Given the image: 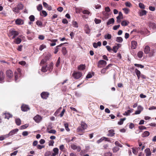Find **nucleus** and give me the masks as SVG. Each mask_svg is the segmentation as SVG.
<instances>
[{"label":"nucleus","instance_id":"obj_5","mask_svg":"<svg viewBox=\"0 0 156 156\" xmlns=\"http://www.w3.org/2000/svg\"><path fill=\"white\" fill-rule=\"evenodd\" d=\"M21 76L20 70V69H17V71H15V80L16 81Z\"/></svg>","mask_w":156,"mask_h":156},{"label":"nucleus","instance_id":"obj_54","mask_svg":"<svg viewBox=\"0 0 156 156\" xmlns=\"http://www.w3.org/2000/svg\"><path fill=\"white\" fill-rule=\"evenodd\" d=\"M131 112L130 110H129L127 111V112H125L123 114V115H129L130 113Z\"/></svg>","mask_w":156,"mask_h":156},{"label":"nucleus","instance_id":"obj_63","mask_svg":"<svg viewBox=\"0 0 156 156\" xmlns=\"http://www.w3.org/2000/svg\"><path fill=\"white\" fill-rule=\"evenodd\" d=\"M112 51H113L114 53H116L117 51L118 48L115 46H114L113 47L112 49Z\"/></svg>","mask_w":156,"mask_h":156},{"label":"nucleus","instance_id":"obj_16","mask_svg":"<svg viewBox=\"0 0 156 156\" xmlns=\"http://www.w3.org/2000/svg\"><path fill=\"white\" fill-rule=\"evenodd\" d=\"M150 50V48L148 46H145L144 48V52L146 54H149Z\"/></svg>","mask_w":156,"mask_h":156},{"label":"nucleus","instance_id":"obj_49","mask_svg":"<svg viewBox=\"0 0 156 156\" xmlns=\"http://www.w3.org/2000/svg\"><path fill=\"white\" fill-rule=\"evenodd\" d=\"M105 39H111V35L109 34L106 35L105 36Z\"/></svg>","mask_w":156,"mask_h":156},{"label":"nucleus","instance_id":"obj_14","mask_svg":"<svg viewBox=\"0 0 156 156\" xmlns=\"http://www.w3.org/2000/svg\"><path fill=\"white\" fill-rule=\"evenodd\" d=\"M19 130V129L16 128L11 130L9 133L8 136H11L15 134Z\"/></svg>","mask_w":156,"mask_h":156},{"label":"nucleus","instance_id":"obj_40","mask_svg":"<svg viewBox=\"0 0 156 156\" xmlns=\"http://www.w3.org/2000/svg\"><path fill=\"white\" fill-rule=\"evenodd\" d=\"M122 10L124 11V13L126 14H128L129 11V9L127 8H123Z\"/></svg>","mask_w":156,"mask_h":156},{"label":"nucleus","instance_id":"obj_38","mask_svg":"<svg viewBox=\"0 0 156 156\" xmlns=\"http://www.w3.org/2000/svg\"><path fill=\"white\" fill-rule=\"evenodd\" d=\"M119 149V147H115L112 149L114 153L117 152Z\"/></svg>","mask_w":156,"mask_h":156},{"label":"nucleus","instance_id":"obj_2","mask_svg":"<svg viewBox=\"0 0 156 156\" xmlns=\"http://www.w3.org/2000/svg\"><path fill=\"white\" fill-rule=\"evenodd\" d=\"M53 62H51L49 64L46 65L45 66H43L41 69V71L45 72L47 70L51 72L53 69Z\"/></svg>","mask_w":156,"mask_h":156},{"label":"nucleus","instance_id":"obj_1","mask_svg":"<svg viewBox=\"0 0 156 156\" xmlns=\"http://www.w3.org/2000/svg\"><path fill=\"white\" fill-rule=\"evenodd\" d=\"M111 9L108 6L105 7V10L101 12V16L102 19L104 20H105L108 19L111 14L110 12Z\"/></svg>","mask_w":156,"mask_h":156},{"label":"nucleus","instance_id":"obj_56","mask_svg":"<svg viewBox=\"0 0 156 156\" xmlns=\"http://www.w3.org/2000/svg\"><path fill=\"white\" fill-rule=\"evenodd\" d=\"M83 13L85 14L89 15L90 14V12L89 11L87 10H85L83 11Z\"/></svg>","mask_w":156,"mask_h":156},{"label":"nucleus","instance_id":"obj_42","mask_svg":"<svg viewBox=\"0 0 156 156\" xmlns=\"http://www.w3.org/2000/svg\"><path fill=\"white\" fill-rule=\"evenodd\" d=\"M62 50L63 54L64 55H65L67 53V51L66 48L63 47Z\"/></svg>","mask_w":156,"mask_h":156},{"label":"nucleus","instance_id":"obj_28","mask_svg":"<svg viewBox=\"0 0 156 156\" xmlns=\"http://www.w3.org/2000/svg\"><path fill=\"white\" fill-rule=\"evenodd\" d=\"M51 56V54L49 53H48L45 56L44 59H45V60L46 61H47L48 60L50 59Z\"/></svg>","mask_w":156,"mask_h":156},{"label":"nucleus","instance_id":"obj_47","mask_svg":"<svg viewBox=\"0 0 156 156\" xmlns=\"http://www.w3.org/2000/svg\"><path fill=\"white\" fill-rule=\"evenodd\" d=\"M125 5L126 6L129 7H130L132 6L131 4L128 2H125Z\"/></svg>","mask_w":156,"mask_h":156},{"label":"nucleus","instance_id":"obj_17","mask_svg":"<svg viewBox=\"0 0 156 156\" xmlns=\"http://www.w3.org/2000/svg\"><path fill=\"white\" fill-rule=\"evenodd\" d=\"M131 48L132 49H135L136 48L137 45V42L135 41H133L131 42Z\"/></svg>","mask_w":156,"mask_h":156},{"label":"nucleus","instance_id":"obj_59","mask_svg":"<svg viewBox=\"0 0 156 156\" xmlns=\"http://www.w3.org/2000/svg\"><path fill=\"white\" fill-rule=\"evenodd\" d=\"M120 27V25H117L114 26L113 27V29L114 30H116L118 29Z\"/></svg>","mask_w":156,"mask_h":156},{"label":"nucleus","instance_id":"obj_48","mask_svg":"<svg viewBox=\"0 0 156 156\" xmlns=\"http://www.w3.org/2000/svg\"><path fill=\"white\" fill-rule=\"evenodd\" d=\"M29 19L31 21L33 22L34 20L35 17L34 16L32 15L29 16Z\"/></svg>","mask_w":156,"mask_h":156},{"label":"nucleus","instance_id":"obj_11","mask_svg":"<svg viewBox=\"0 0 156 156\" xmlns=\"http://www.w3.org/2000/svg\"><path fill=\"white\" fill-rule=\"evenodd\" d=\"M7 77L10 79L12 78L13 76V73L11 70H7L6 72Z\"/></svg>","mask_w":156,"mask_h":156},{"label":"nucleus","instance_id":"obj_43","mask_svg":"<svg viewBox=\"0 0 156 156\" xmlns=\"http://www.w3.org/2000/svg\"><path fill=\"white\" fill-rule=\"evenodd\" d=\"M60 62V57H59L55 64V66L57 67H58L59 66Z\"/></svg>","mask_w":156,"mask_h":156},{"label":"nucleus","instance_id":"obj_9","mask_svg":"<svg viewBox=\"0 0 156 156\" xmlns=\"http://www.w3.org/2000/svg\"><path fill=\"white\" fill-rule=\"evenodd\" d=\"M115 130L113 129H110L108 130L107 136H108L113 137L115 136Z\"/></svg>","mask_w":156,"mask_h":156},{"label":"nucleus","instance_id":"obj_32","mask_svg":"<svg viewBox=\"0 0 156 156\" xmlns=\"http://www.w3.org/2000/svg\"><path fill=\"white\" fill-rule=\"evenodd\" d=\"M143 51H140L138 52L137 53V56L139 58H141L143 57Z\"/></svg>","mask_w":156,"mask_h":156},{"label":"nucleus","instance_id":"obj_4","mask_svg":"<svg viewBox=\"0 0 156 156\" xmlns=\"http://www.w3.org/2000/svg\"><path fill=\"white\" fill-rule=\"evenodd\" d=\"M82 73L79 72H74L73 74V77L76 79L80 78L82 76Z\"/></svg>","mask_w":156,"mask_h":156},{"label":"nucleus","instance_id":"obj_15","mask_svg":"<svg viewBox=\"0 0 156 156\" xmlns=\"http://www.w3.org/2000/svg\"><path fill=\"white\" fill-rule=\"evenodd\" d=\"M84 30L85 33L87 34H89L90 32V30L89 28V26L87 24H86L85 26Z\"/></svg>","mask_w":156,"mask_h":156},{"label":"nucleus","instance_id":"obj_53","mask_svg":"<svg viewBox=\"0 0 156 156\" xmlns=\"http://www.w3.org/2000/svg\"><path fill=\"white\" fill-rule=\"evenodd\" d=\"M54 141L53 140H50L48 142V145L49 146H53Z\"/></svg>","mask_w":156,"mask_h":156},{"label":"nucleus","instance_id":"obj_36","mask_svg":"<svg viewBox=\"0 0 156 156\" xmlns=\"http://www.w3.org/2000/svg\"><path fill=\"white\" fill-rule=\"evenodd\" d=\"M155 53L154 50V49H151L150 50L149 52V55L150 57H151L154 55V54Z\"/></svg>","mask_w":156,"mask_h":156},{"label":"nucleus","instance_id":"obj_50","mask_svg":"<svg viewBox=\"0 0 156 156\" xmlns=\"http://www.w3.org/2000/svg\"><path fill=\"white\" fill-rule=\"evenodd\" d=\"M22 40H15L13 42L16 44H18L21 43Z\"/></svg>","mask_w":156,"mask_h":156},{"label":"nucleus","instance_id":"obj_52","mask_svg":"<svg viewBox=\"0 0 156 156\" xmlns=\"http://www.w3.org/2000/svg\"><path fill=\"white\" fill-rule=\"evenodd\" d=\"M115 145L119 147H122V145L118 141H116L115 142Z\"/></svg>","mask_w":156,"mask_h":156},{"label":"nucleus","instance_id":"obj_12","mask_svg":"<svg viewBox=\"0 0 156 156\" xmlns=\"http://www.w3.org/2000/svg\"><path fill=\"white\" fill-rule=\"evenodd\" d=\"M41 116L38 115H37L34 118V119L36 122H39L41 120Z\"/></svg>","mask_w":156,"mask_h":156},{"label":"nucleus","instance_id":"obj_55","mask_svg":"<svg viewBox=\"0 0 156 156\" xmlns=\"http://www.w3.org/2000/svg\"><path fill=\"white\" fill-rule=\"evenodd\" d=\"M36 24L39 27H41L42 25V23L39 20L37 21L36 22Z\"/></svg>","mask_w":156,"mask_h":156},{"label":"nucleus","instance_id":"obj_10","mask_svg":"<svg viewBox=\"0 0 156 156\" xmlns=\"http://www.w3.org/2000/svg\"><path fill=\"white\" fill-rule=\"evenodd\" d=\"M85 129H83L82 127H81V126H79L76 130V131L78 133V134L80 135H82L83 134V133L84 132H83V131H84Z\"/></svg>","mask_w":156,"mask_h":156},{"label":"nucleus","instance_id":"obj_23","mask_svg":"<svg viewBox=\"0 0 156 156\" xmlns=\"http://www.w3.org/2000/svg\"><path fill=\"white\" fill-rule=\"evenodd\" d=\"M129 23V22L126 20H124L121 22V24L122 26H126Z\"/></svg>","mask_w":156,"mask_h":156},{"label":"nucleus","instance_id":"obj_3","mask_svg":"<svg viewBox=\"0 0 156 156\" xmlns=\"http://www.w3.org/2000/svg\"><path fill=\"white\" fill-rule=\"evenodd\" d=\"M107 62L104 60H99L98 63V68H103L106 65Z\"/></svg>","mask_w":156,"mask_h":156},{"label":"nucleus","instance_id":"obj_18","mask_svg":"<svg viewBox=\"0 0 156 156\" xmlns=\"http://www.w3.org/2000/svg\"><path fill=\"white\" fill-rule=\"evenodd\" d=\"M145 152L146 154V156H150L151 155V153L149 148H146L145 150Z\"/></svg>","mask_w":156,"mask_h":156},{"label":"nucleus","instance_id":"obj_45","mask_svg":"<svg viewBox=\"0 0 156 156\" xmlns=\"http://www.w3.org/2000/svg\"><path fill=\"white\" fill-rule=\"evenodd\" d=\"M103 141H108L109 142H110V140L108 138H107L104 136H103L102 137Z\"/></svg>","mask_w":156,"mask_h":156},{"label":"nucleus","instance_id":"obj_44","mask_svg":"<svg viewBox=\"0 0 156 156\" xmlns=\"http://www.w3.org/2000/svg\"><path fill=\"white\" fill-rule=\"evenodd\" d=\"M139 7L141 9H144L145 8V6L141 2L139 3Z\"/></svg>","mask_w":156,"mask_h":156},{"label":"nucleus","instance_id":"obj_7","mask_svg":"<svg viewBox=\"0 0 156 156\" xmlns=\"http://www.w3.org/2000/svg\"><path fill=\"white\" fill-rule=\"evenodd\" d=\"M9 34L13 36L12 38H15L16 36L18 35V33L17 31L12 29L9 30Z\"/></svg>","mask_w":156,"mask_h":156},{"label":"nucleus","instance_id":"obj_26","mask_svg":"<svg viewBox=\"0 0 156 156\" xmlns=\"http://www.w3.org/2000/svg\"><path fill=\"white\" fill-rule=\"evenodd\" d=\"M4 78L3 73L2 71H0V83H1Z\"/></svg>","mask_w":156,"mask_h":156},{"label":"nucleus","instance_id":"obj_20","mask_svg":"<svg viewBox=\"0 0 156 156\" xmlns=\"http://www.w3.org/2000/svg\"><path fill=\"white\" fill-rule=\"evenodd\" d=\"M86 66L85 64H81L78 67V69L79 70H83L85 69Z\"/></svg>","mask_w":156,"mask_h":156},{"label":"nucleus","instance_id":"obj_51","mask_svg":"<svg viewBox=\"0 0 156 156\" xmlns=\"http://www.w3.org/2000/svg\"><path fill=\"white\" fill-rule=\"evenodd\" d=\"M94 22L96 24H99L100 23H101V20L100 19H97L96 18H95L94 19Z\"/></svg>","mask_w":156,"mask_h":156},{"label":"nucleus","instance_id":"obj_31","mask_svg":"<svg viewBox=\"0 0 156 156\" xmlns=\"http://www.w3.org/2000/svg\"><path fill=\"white\" fill-rule=\"evenodd\" d=\"M63 44H61L60 45H58L55 48V51H54V53L55 54H56L57 53V52H58V49H59V48L60 47H61V46Z\"/></svg>","mask_w":156,"mask_h":156},{"label":"nucleus","instance_id":"obj_62","mask_svg":"<svg viewBox=\"0 0 156 156\" xmlns=\"http://www.w3.org/2000/svg\"><path fill=\"white\" fill-rule=\"evenodd\" d=\"M46 62V61L44 59H42L40 63V65L42 66Z\"/></svg>","mask_w":156,"mask_h":156},{"label":"nucleus","instance_id":"obj_58","mask_svg":"<svg viewBox=\"0 0 156 156\" xmlns=\"http://www.w3.org/2000/svg\"><path fill=\"white\" fill-rule=\"evenodd\" d=\"M48 132L50 133H52L55 134L56 133V131L55 129H51L48 131Z\"/></svg>","mask_w":156,"mask_h":156},{"label":"nucleus","instance_id":"obj_22","mask_svg":"<svg viewBox=\"0 0 156 156\" xmlns=\"http://www.w3.org/2000/svg\"><path fill=\"white\" fill-rule=\"evenodd\" d=\"M147 12L145 10H142L139 12V16H140L146 15L147 14Z\"/></svg>","mask_w":156,"mask_h":156},{"label":"nucleus","instance_id":"obj_41","mask_svg":"<svg viewBox=\"0 0 156 156\" xmlns=\"http://www.w3.org/2000/svg\"><path fill=\"white\" fill-rule=\"evenodd\" d=\"M37 9L38 11H41L42 9V6L41 4H39L37 6Z\"/></svg>","mask_w":156,"mask_h":156},{"label":"nucleus","instance_id":"obj_8","mask_svg":"<svg viewBox=\"0 0 156 156\" xmlns=\"http://www.w3.org/2000/svg\"><path fill=\"white\" fill-rule=\"evenodd\" d=\"M21 108L23 112H27L30 109L29 106L25 104H23L21 106Z\"/></svg>","mask_w":156,"mask_h":156},{"label":"nucleus","instance_id":"obj_37","mask_svg":"<svg viewBox=\"0 0 156 156\" xmlns=\"http://www.w3.org/2000/svg\"><path fill=\"white\" fill-rule=\"evenodd\" d=\"M73 26L77 28L78 27V25L76 21H73L72 22Z\"/></svg>","mask_w":156,"mask_h":156},{"label":"nucleus","instance_id":"obj_60","mask_svg":"<svg viewBox=\"0 0 156 156\" xmlns=\"http://www.w3.org/2000/svg\"><path fill=\"white\" fill-rule=\"evenodd\" d=\"M46 47V46L44 44H42L41 45L39 48V50L41 51H42L43 49L45 48Z\"/></svg>","mask_w":156,"mask_h":156},{"label":"nucleus","instance_id":"obj_35","mask_svg":"<svg viewBox=\"0 0 156 156\" xmlns=\"http://www.w3.org/2000/svg\"><path fill=\"white\" fill-rule=\"evenodd\" d=\"M17 7L19 10H21L23 8V5L22 3H20L18 4Z\"/></svg>","mask_w":156,"mask_h":156},{"label":"nucleus","instance_id":"obj_61","mask_svg":"<svg viewBox=\"0 0 156 156\" xmlns=\"http://www.w3.org/2000/svg\"><path fill=\"white\" fill-rule=\"evenodd\" d=\"M106 47L108 51H109V52H112V49L109 46H107Z\"/></svg>","mask_w":156,"mask_h":156},{"label":"nucleus","instance_id":"obj_29","mask_svg":"<svg viewBox=\"0 0 156 156\" xmlns=\"http://www.w3.org/2000/svg\"><path fill=\"white\" fill-rule=\"evenodd\" d=\"M126 118L120 119V121L118 122V124L119 125H122L124 121L126 120Z\"/></svg>","mask_w":156,"mask_h":156},{"label":"nucleus","instance_id":"obj_46","mask_svg":"<svg viewBox=\"0 0 156 156\" xmlns=\"http://www.w3.org/2000/svg\"><path fill=\"white\" fill-rule=\"evenodd\" d=\"M134 65L136 67H140L141 68H144V66L142 65L141 64H137L136 63H135L134 64Z\"/></svg>","mask_w":156,"mask_h":156},{"label":"nucleus","instance_id":"obj_24","mask_svg":"<svg viewBox=\"0 0 156 156\" xmlns=\"http://www.w3.org/2000/svg\"><path fill=\"white\" fill-rule=\"evenodd\" d=\"M82 127L83 129H86L87 127V125L85 123V122H82L81 123V126Z\"/></svg>","mask_w":156,"mask_h":156},{"label":"nucleus","instance_id":"obj_39","mask_svg":"<svg viewBox=\"0 0 156 156\" xmlns=\"http://www.w3.org/2000/svg\"><path fill=\"white\" fill-rule=\"evenodd\" d=\"M19 9L17 7H15L12 9L13 11L15 13H19Z\"/></svg>","mask_w":156,"mask_h":156},{"label":"nucleus","instance_id":"obj_34","mask_svg":"<svg viewBox=\"0 0 156 156\" xmlns=\"http://www.w3.org/2000/svg\"><path fill=\"white\" fill-rule=\"evenodd\" d=\"M51 152L50 151H47L44 153V156H51Z\"/></svg>","mask_w":156,"mask_h":156},{"label":"nucleus","instance_id":"obj_6","mask_svg":"<svg viewBox=\"0 0 156 156\" xmlns=\"http://www.w3.org/2000/svg\"><path fill=\"white\" fill-rule=\"evenodd\" d=\"M49 95V93L47 92H43L41 94V98L43 99H47Z\"/></svg>","mask_w":156,"mask_h":156},{"label":"nucleus","instance_id":"obj_30","mask_svg":"<svg viewBox=\"0 0 156 156\" xmlns=\"http://www.w3.org/2000/svg\"><path fill=\"white\" fill-rule=\"evenodd\" d=\"M40 14L41 16L44 17L46 16L47 15L46 12L44 10H42L41 12H40Z\"/></svg>","mask_w":156,"mask_h":156},{"label":"nucleus","instance_id":"obj_25","mask_svg":"<svg viewBox=\"0 0 156 156\" xmlns=\"http://www.w3.org/2000/svg\"><path fill=\"white\" fill-rule=\"evenodd\" d=\"M150 133L148 131L144 132L142 135V137H145L148 136L150 135Z\"/></svg>","mask_w":156,"mask_h":156},{"label":"nucleus","instance_id":"obj_13","mask_svg":"<svg viewBox=\"0 0 156 156\" xmlns=\"http://www.w3.org/2000/svg\"><path fill=\"white\" fill-rule=\"evenodd\" d=\"M15 23L16 24L18 25H21L23 24V21L20 19H17L15 21Z\"/></svg>","mask_w":156,"mask_h":156},{"label":"nucleus","instance_id":"obj_19","mask_svg":"<svg viewBox=\"0 0 156 156\" xmlns=\"http://www.w3.org/2000/svg\"><path fill=\"white\" fill-rule=\"evenodd\" d=\"M114 19L113 18H111L108 20L107 23V25L108 26L110 24H113L114 23Z\"/></svg>","mask_w":156,"mask_h":156},{"label":"nucleus","instance_id":"obj_27","mask_svg":"<svg viewBox=\"0 0 156 156\" xmlns=\"http://www.w3.org/2000/svg\"><path fill=\"white\" fill-rule=\"evenodd\" d=\"M4 114L5 115V118L7 119H9L10 118L12 117V115L9 113H5Z\"/></svg>","mask_w":156,"mask_h":156},{"label":"nucleus","instance_id":"obj_21","mask_svg":"<svg viewBox=\"0 0 156 156\" xmlns=\"http://www.w3.org/2000/svg\"><path fill=\"white\" fill-rule=\"evenodd\" d=\"M149 26L150 28L153 29H155L156 28V25L153 23H149Z\"/></svg>","mask_w":156,"mask_h":156},{"label":"nucleus","instance_id":"obj_64","mask_svg":"<svg viewBox=\"0 0 156 156\" xmlns=\"http://www.w3.org/2000/svg\"><path fill=\"white\" fill-rule=\"evenodd\" d=\"M53 151L54 153H56L57 154H58V149L56 147L55 148L53 149Z\"/></svg>","mask_w":156,"mask_h":156},{"label":"nucleus","instance_id":"obj_33","mask_svg":"<svg viewBox=\"0 0 156 156\" xmlns=\"http://www.w3.org/2000/svg\"><path fill=\"white\" fill-rule=\"evenodd\" d=\"M16 123L18 126H20L21 124V121L20 119H17L15 120Z\"/></svg>","mask_w":156,"mask_h":156},{"label":"nucleus","instance_id":"obj_57","mask_svg":"<svg viewBox=\"0 0 156 156\" xmlns=\"http://www.w3.org/2000/svg\"><path fill=\"white\" fill-rule=\"evenodd\" d=\"M135 72L136 75H140V71L138 70L137 69H135Z\"/></svg>","mask_w":156,"mask_h":156}]
</instances>
